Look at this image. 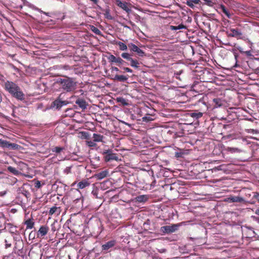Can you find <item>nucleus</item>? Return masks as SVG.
Here are the masks:
<instances>
[{"label":"nucleus","instance_id":"nucleus-1","mask_svg":"<svg viewBox=\"0 0 259 259\" xmlns=\"http://www.w3.org/2000/svg\"><path fill=\"white\" fill-rule=\"evenodd\" d=\"M4 88L13 97L20 100H23L25 99L24 94L21 91L20 88L15 82L7 80L5 83Z\"/></svg>","mask_w":259,"mask_h":259},{"label":"nucleus","instance_id":"nucleus-2","mask_svg":"<svg viewBox=\"0 0 259 259\" xmlns=\"http://www.w3.org/2000/svg\"><path fill=\"white\" fill-rule=\"evenodd\" d=\"M59 82L61 84L62 89L68 92L73 91L76 85L74 79L70 77H66V78H61Z\"/></svg>","mask_w":259,"mask_h":259},{"label":"nucleus","instance_id":"nucleus-3","mask_svg":"<svg viewBox=\"0 0 259 259\" xmlns=\"http://www.w3.org/2000/svg\"><path fill=\"white\" fill-rule=\"evenodd\" d=\"M102 154L104 155V159L106 162L113 160L118 161L119 160L117 154L113 153L112 150H105L103 151Z\"/></svg>","mask_w":259,"mask_h":259},{"label":"nucleus","instance_id":"nucleus-4","mask_svg":"<svg viewBox=\"0 0 259 259\" xmlns=\"http://www.w3.org/2000/svg\"><path fill=\"white\" fill-rule=\"evenodd\" d=\"M226 34L228 37H234L237 39L241 38L242 33L238 29L230 28L226 31Z\"/></svg>","mask_w":259,"mask_h":259},{"label":"nucleus","instance_id":"nucleus-5","mask_svg":"<svg viewBox=\"0 0 259 259\" xmlns=\"http://www.w3.org/2000/svg\"><path fill=\"white\" fill-rule=\"evenodd\" d=\"M49 231V227L47 225H42L40 227L36 232V237L37 238L43 239L48 234Z\"/></svg>","mask_w":259,"mask_h":259},{"label":"nucleus","instance_id":"nucleus-6","mask_svg":"<svg viewBox=\"0 0 259 259\" xmlns=\"http://www.w3.org/2000/svg\"><path fill=\"white\" fill-rule=\"evenodd\" d=\"M128 48L131 52L137 53L140 57L146 56L145 53L133 43L131 42L128 44Z\"/></svg>","mask_w":259,"mask_h":259},{"label":"nucleus","instance_id":"nucleus-7","mask_svg":"<svg viewBox=\"0 0 259 259\" xmlns=\"http://www.w3.org/2000/svg\"><path fill=\"white\" fill-rule=\"evenodd\" d=\"M0 146L3 148H7L11 149H17L19 146L15 143H11L7 141L0 139Z\"/></svg>","mask_w":259,"mask_h":259},{"label":"nucleus","instance_id":"nucleus-8","mask_svg":"<svg viewBox=\"0 0 259 259\" xmlns=\"http://www.w3.org/2000/svg\"><path fill=\"white\" fill-rule=\"evenodd\" d=\"M225 201L228 203L238 202L242 203L245 202L244 198L239 196L230 195L225 199Z\"/></svg>","mask_w":259,"mask_h":259},{"label":"nucleus","instance_id":"nucleus-9","mask_svg":"<svg viewBox=\"0 0 259 259\" xmlns=\"http://www.w3.org/2000/svg\"><path fill=\"white\" fill-rule=\"evenodd\" d=\"M177 225H172L171 226H164L160 228V231L163 233H171L175 232L178 229Z\"/></svg>","mask_w":259,"mask_h":259},{"label":"nucleus","instance_id":"nucleus-10","mask_svg":"<svg viewBox=\"0 0 259 259\" xmlns=\"http://www.w3.org/2000/svg\"><path fill=\"white\" fill-rule=\"evenodd\" d=\"M116 241L114 240H110L102 245V250L108 252L109 249L115 246Z\"/></svg>","mask_w":259,"mask_h":259},{"label":"nucleus","instance_id":"nucleus-11","mask_svg":"<svg viewBox=\"0 0 259 259\" xmlns=\"http://www.w3.org/2000/svg\"><path fill=\"white\" fill-rule=\"evenodd\" d=\"M68 103V102L67 101H61L58 99L55 100L52 104L54 107H56L57 109H60L63 106L66 105Z\"/></svg>","mask_w":259,"mask_h":259},{"label":"nucleus","instance_id":"nucleus-12","mask_svg":"<svg viewBox=\"0 0 259 259\" xmlns=\"http://www.w3.org/2000/svg\"><path fill=\"white\" fill-rule=\"evenodd\" d=\"M108 173L109 172L107 170H103L95 174L94 177L98 180H101L106 178L108 176Z\"/></svg>","mask_w":259,"mask_h":259},{"label":"nucleus","instance_id":"nucleus-13","mask_svg":"<svg viewBox=\"0 0 259 259\" xmlns=\"http://www.w3.org/2000/svg\"><path fill=\"white\" fill-rule=\"evenodd\" d=\"M75 104L82 109H85L87 108V103L86 101L83 99H78L76 100Z\"/></svg>","mask_w":259,"mask_h":259},{"label":"nucleus","instance_id":"nucleus-14","mask_svg":"<svg viewBox=\"0 0 259 259\" xmlns=\"http://www.w3.org/2000/svg\"><path fill=\"white\" fill-rule=\"evenodd\" d=\"M61 212V209L60 207L54 206L50 208L49 213L50 215L55 214L56 215H58L60 214Z\"/></svg>","mask_w":259,"mask_h":259},{"label":"nucleus","instance_id":"nucleus-15","mask_svg":"<svg viewBox=\"0 0 259 259\" xmlns=\"http://www.w3.org/2000/svg\"><path fill=\"white\" fill-rule=\"evenodd\" d=\"M116 5L126 12L129 11V9L127 6V3L125 2H122L120 0H115Z\"/></svg>","mask_w":259,"mask_h":259},{"label":"nucleus","instance_id":"nucleus-16","mask_svg":"<svg viewBox=\"0 0 259 259\" xmlns=\"http://www.w3.org/2000/svg\"><path fill=\"white\" fill-rule=\"evenodd\" d=\"M90 183L87 180H83L77 184V187L78 189H83L89 186Z\"/></svg>","mask_w":259,"mask_h":259},{"label":"nucleus","instance_id":"nucleus-17","mask_svg":"<svg viewBox=\"0 0 259 259\" xmlns=\"http://www.w3.org/2000/svg\"><path fill=\"white\" fill-rule=\"evenodd\" d=\"M190 116L193 118H195L196 119L201 118L203 115V113L199 112L198 111L195 110L194 111L189 114Z\"/></svg>","mask_w":259,"mask_h":259},{"label":"nucleus","instance_id":"nucleus-18","mask_svg":"<svg viewBox=\"0 0 259 259\" xmlns=\"http://www.w3.org/2000/svg\"><path fill=\"white\" fill-rule=\"evenodd\" d=\"M24 224L26 226V229H31L34 227V222L32 219H29L24 222Z\"/></svg>","mask_w":259,"mask_h":259},{"label":"nucleus","instance_id":"nucleus-19","mask_svg":"<svg viewBox=\"0 0 259 259\" xmlns=\"http://www.w3.org/2000/svg\"><path fill=\"white\" fill-rule=\"evenodd\" d=\"M93 139L96 142H103L104 137L103 135L94 133L93 135Z\"/></svg>","mask_w":259,"mask_h":259},{"label":"nucleus","instance_id":"nucleus-20","mask_svg":"<svg viewBox=\"0 0 259 259\" xmlns=\"http://www.w3.org/2000/svg\"><path fill=\"white\" fill-rule=\"evenodd\" d=\"M214 107L215 108L220 107L223 105L224 101L220 98H214L213 99Z\"/></svg>","mask_w":259,"mask_h":259},{"label":"nucleus","instance_id":"nucleus-21","mask_svg":"<svg viewBox=\"0 0 259 259\" xmlns=\"http://www.w3.org/2000/svg\"><path fill=\"white\" fill-rule=\"evenodd\" d=\"M114 80H116L119 81H125L128 79V77L123 75H115L114 78Z\"/></svg>","mask_w":259,"mask_h":259},{"label":"nucleus","instance_id":"nucleus-22","mask_svg":"<svg viewBox=\"0 0 259 259\" xmlns=\"http://www.w3.org/2000/svg\"><path fill=\"white\" fill-rule=\"evenodd\" d=\"M220 9L222 10V11L223 12V13L226 15V16L228 18H231V14L230 13L229 10H228V9H226V7L223 5H221V6H220Z\"/></svg>","mask_w":259,"mask_h":259},{"label":"nucleus","instance_id":"nucleus-23","mask_svg":"<svg viewBox=\"0 0 259 259\" xmlns=\"http://www.w3.org/2000/svg\"><path fill=\"white\" fill-rule=\"evenodd\" d=\"M130 61V65L136 69H138L140 67V63L139 62L136 60L134 59L133 58L131 59Z\"/></svg>","mask_w":259,"mask_h":259},{"label":"nucleus","instance_id":"nucleus-24","mask_svg":"<svg viewBox=\"0 0 259 259\" xmlns=\"http://www.w3.org/2000/svg\"><path fill=\"white\" fill-rule=\"evenodd\" d=\"M148 199V197L147 195H139L136 197V200L139 202H145Z\"/></svg>","mask_w":259,"mask_h":259},{"label":"nucleus","instance_id":"nucleus-25","mask_svg":"<svg viewBox=\"0 0 259 259\" xmlns=\"http://www.w3.org/2000/svg\"><path fill=\"white\" fill-rule=\"evenodd\" d=\"M116 44L119 47L120 51H126L128 47V45H126L124 43L121 41H117Z\"/></svg>","mask_w":259,"mask_h":259},{"label":"nucleus","instance_id":"nucleus-26","mask_svg":"<svg viewBox=\"0 0 259 259\" xmlns=\"http://www.w3.org/2000/svg\"><path fill=\"white\" fill-rule=\"evenodd\" d=\"M186 26H185L184 25H183V24H181L179 25L178 26H173V25L169 26V29L171 30H177L179 29H186Z\"/></svg>","mask_w":259,"mask_h":259},{"label":"nucleus","instance_id":"nucleus-27","mask_svg":"<svg viewBox=\"0 0 259 259\" xmlns=\"http://www.w3.org/2000/svg\"><path fill=\"white\" fill-rule=\"evenodd\" d=\"M227 151L233 153H239L241 151L240 149L238 148H233V147H228L227 148Z\"/></svg>","mask_w":259,"mask_h":259},{"label":"nucleus","instance_id":"nucleus-28","mask_svg":"<svg viewBox=\"0 0 259 259\" xmlns=\"http://www.w3.org/2000/svg\"><path fill=\"white\" fill-rule=\"evenodd\" d=\"M8 170L11 173L15 175H17L19 173L18 170H17L15 167L9 166L8 167Z\"/></svg>","mask_w":259,"mask_h":259},{"label":"nucleus","instance_id":"nucleus-29","mask_svg":"<svg viewBox=\"0 0 259 259\" xmlns=\"http://www.w3.org/2000/svg\"><path fill=\"white\" fill-rule=\"evenodd\" d=\"M64 149V148H63V147H55L52 149V152H55L56 153H60Z\"/></svg>","mask_w":259,"mask_h":259},{"label":"nucleus","instance_id":"nucleus-30","mask_svg":"<svg viewBox=\"0 0 259 259\" xmlns=\"http://www.w3.org/2000/svg\"><path fill=\"white\" fill-rule=\"evenodd\" d=\"M121 56L122 58L126 59L127 61H130L131 59L132 58L131 57V55L127 53H122L121 55Z\"/></svg>","mask_w":259,"mask_h":259},{"label":"nucleus","instance_id":"nucleus-31","mask_svg":"<svg viewBox=\"0 0 259 259\" xmlns=\"http://www.w3.org/2000/svg\"><path fill=\"white\" fill-rule=\"evenodd\" d=\"M115 63H116L118 66L121 67V65H123L124 63H125V61L120 57H118Z\"/></svg>","mask_w":259,"mask_h":259},{"label":"nucleus","instance_id":"nucleus-32","mask_svg":"<svg viewBox=\"0 0 259 259\" xmlns=\"http://www.w3.org/2000/svg\"><path fill=\"white\" fill-rule=\"evenodd\" d=\"M91 29L96 34L100 35L101 33V31L97 27L93 25L91 26Z\"/></svg>","mask_w":259,"mask_h":259},{"label":"nucleus","instance_id":"nucleus-33","mask_svg":"<svg viewBox=\"0 0 259 259\" xmlns=\"http://www.w3.org/2000/svg\"><path fill=\"white\" fill-rule=\"evenodd\" d=\"M20 191L21 192V193L25 196H26L27 198L28 197H29L30 196V193L24 189V188L23 187H21L20 189Z\"/></svg>","mask_w":259,"mask_h":259},{"label":"nucleus","instance_id":"nucleus-34","mask_svg":"<svg viewBox=\"0 0 259 259\" xmlns=\"http://www.w3.org/2000/svg\"><path fill=\"white\" fill-rule=\"evenodd\" d=\"M117 57H116L115 56H114L113 55H110L108 57V60H109L110 62H111V63H113V62L115 63V61L117 59Z\"/></svg>","mask_w":259,"mask_h":259},{"label":"nucleus","instance_id":"nucleus-35","mask_svg":"<svg viewBox=\"0 0 259 259\" xmlns=\"http://www.w3.org/2000/svg\"><path fill=\"white\" fill-rule=\"evenodd\" d=\"M64 174L68 175L71 172V166H67L64 170Z\"/></svg>","mask_w":259,"mask_h":259},{"label":"nucleus","instance_id":"nucleus-36","mask_svg":"<svg viewBox=\"0 0 259 259\" xmlns=\"http://www.w3.org/2000/svg\"><path fill=\"white\" fill-rule=\"evenodd\" d=\"M96 142H95L94 140L90 141H87V145L91 147H95L96 146V144L95 143Z\"/></svg>","mask_w":259,"mask_h":259},{"label":"nucleus","instance_id":"nucleus-37","mask_svg":"<svg viewBox=\"0 0 259 259\" xmlns=\"http://www.w3.org/2000/svg\"><path fill=\"white\" fill-rule=\"evenodd\" d=\"M34 184V187L36 188L39 189L41 187L40 182L38 180L35 181Z\"/></svg>","mask_w":259,"mask_h":259},{"label":"nucleus","instance_id":"nucleus-38","mask_svg":"<svg viewBox=\"0 0 259 259\" xmlns=\"http://www.w3.org/2000/svg\"><path fill=\"white\" fill-rule=\"evenodd\" d=\"M5 248H8L11 247L12 246V244L10 241L8 240V239H6L5 240Z\"/></svg>","mask_w":259,"mask_h":259},{"label":"nucleus","instance_id":"nucleus-39","mask_svg":"<svg viewBox=\"0 0 259 259\" xmlns=\"http://www.w3.org/2000/svg\"><path fill=\"white\" fill-rule=\"evenodd\" d=\"M193 4H194V3L192 2L191 0H187V2H186L187 5L191 8H193L194 7V5Z\"/></svg>","mask_w":259,"mask_h":259},{"label":"nucleus","instance_id":"nucleus-40","mask_svg":"<svg viewBox=\"0 0 259 259\" xmlns=\"http://www.w3.org/2000/svg\"><path fill=\"white\" fill-rule=\"evenodd\" d=\"M240 52L241 53L245 54L248 57H250V56H252L251 51L250 50L246 51H244V52H242V51L240 50Z\"/></svg>","mask_w":259,"mask_h":259},{"label":"nucleus","instance_id":"nucleus-41","mask_svg":"<svg viewBox=\"0 0 259 259\" xmlns=\"http://www.w3.org/2000/svg\"><path fill=\"white\" fill-rule=\"evenodd\" d=\"M123 69L127 72H130V73L133 72V70L128 67H123Z\"/></svg>","mask_w":259,"mask_h":259},{"label":"nucleus","instance_id":"nucleus-42","mask_svg":"<svg viewBox=\"0 0 259 259\" xmlns=\"http://www.w3.org/2000/svg\"><path fill=\"white\" fill-rule=\"evenodd\" d=\"M35 237V233L33 232L32 231L31 232L29 235V238L30 239H34Z\"/></svg>","mask_w":259,"mask_h":259},{"label":"nucleus","instance_id":"nucleus-43","mask_svg":"<svg viewBox=\"0 0 259 259\" xmlns=\"http://www.w3.org/2000/svg\"><path fill=\"white\" fill-rule=\"evenodd\" d=\"M111 70L112 72H113V71L118 72L119 71V69L117 67H114V66L111 67Z\"/></svg>","mask_w":259,"mask_h":259},{"label":"nucleus","instance_id":"nucleus-44","mask_svg":"<svg viewBox=\"0 0 259 259\" xmlns=\"http://www.w3.org/2000/svg\"><path fill=\"white\" fill-rule=\"evenodd\" d=\"M143 121H150V120H152V119H151L150 117H147V116H145V117H143Z\"/></svg>","mask_w":259,"mask_h":259},{"label":"nucleus","instance_id":"nucleus-45","mask_svg":"<svg viewBox=\"0 0 259 259\" xmlns=\"http://www.w3.org/2000/svg\"><path fill=\"white\" fill-rule=\"evenodd\" d=\"M192 2H194L195 4H198L200 2V0H191Z\"/></svg>","mask_w":259,"mask_h":259},{"label":"nucleus","instance_id":"nucleus-46","mask_svg":"<svg viewBox=\"0 0 259 259\" xmlns=\"http://www.w3.org/2000/svg\"><path fill=\"white\" fill-rule=\"evenodd\" d=\"M80 200H81V201H82V200L81 198H76V199L74 200V201L77 202Z\"/></svg>","mask_w":259,"mask_h":259},{"label":"nucleus","instance_id":"nucleus-47","mask_svg":"<svg viewBox=\"0 0 259 259\" xmlns=\"http://www.w3.org/2000/svg\"><path fill=\"white\" fill-rule=\"evenodd\" d=\"M255 213L256 214L259 215V208H257V209L255 210Z\"/></svg>","mask_w":259,"mask_h":259},{"label":"nucleus","instance_id":"nucleus-48","mask_svg":"<svg viewBox=\"0 0 259 259\" xmlns=\"http://www.w3.org/2000/svg\"><path fill=\"white\" fill-rule=\"evenodd\" d=\"M259 196V194L258 193H255L254 195H253V197L254 198H256L257 197H258Z\"/></svg>","mask_w":259,"mask_h":259},{"label":"nucleus","instance_id":"nucleus-49","mask_svg":"<svg viewBox=\"0 0 259 259\" xmlns=\"http://www.w3.org/2000/svg\"><path fill=\"white\" fill-rule=\"evenodd\" d=\"M64 68L67 70L70 69V67L69 66H64Z\"/></svg>","mask_w":259,"mask_h":259},{"label":"nucleus","instance_id":"nucleus-50","mask_svg":"<svg viewBox=\"0 0 259 259\" xmlns=\"http://www.w3.org/2000/svg\"><path fill=\"white\" fill-rule=\"evenodd\" d=\"M41 13H42L43 14H45V15H47V16H48V15H48V14H49V13H46V12H43V11H41Z\"/></svg>","mask_w":259,"mask_h":259},{"label":"nucleus","instance_id":"nucleus-51","mask_svg":"<svg viewBox=\"0 0 259 259\" xmlns=\"http://www.w3.org/2000/svg\"><path fill=\"white\" fill-rule=\"evenodd\" d=\"M73 111L72 109H69L67 110H66V112H67V111Z\"/></svg>","mask_w":259,"mask_h":259},{"label":"nucleus","instance_id":"nucleus-52","mask_svg":"<svg viewBox=\"0 0 259 259\" xmlns=\"http://www.w3.org/2000/svg\"><path fill=\"white\" fill-rule=\"evenodd\" d=\"M52 230H53V231H56V229L55 228H52Z\"/></svg>","mask_w":259,"mask_h":259},{"label":"nucleus","instance_id":"nucleus-53","mask_svg":"<svg viewBox=\"0 0 259 259\" xmlns=\"http://www.w3.org/2000/svg\"><path fill=\"white\" fill-rule=\"evenodd\" d=\"M176 156H177V157H179V154H178V153L176 154Z\"/></svg>","mask_w":259,"mask_h":259},{"label":"nucleus","instance_id":"nucleus-54","mask_svg":"<svg viewBox=\"0 0 259 259\" xmlns=\"http://www.w3.org/2000/svg\"><path fill=\"white\" fill-rule=\"evenodd\" d=\"M2 215V214L0 213V215Z\"/></svg>","mask_w":259,"mask_h":259},{"label":"nucleus","instance_id":"nucleus-55","mask_svg":"<svg viewBox=\"0 0 259 259\" xmlns=\"http://www.w3.org/2000/svg\"><path fill=\"white\" fill-rule=\"evenodd\" d=\"M0 174H1V172H0Z\"/></svg>","mask_w":259,"mask_h":259}]
</instances>
